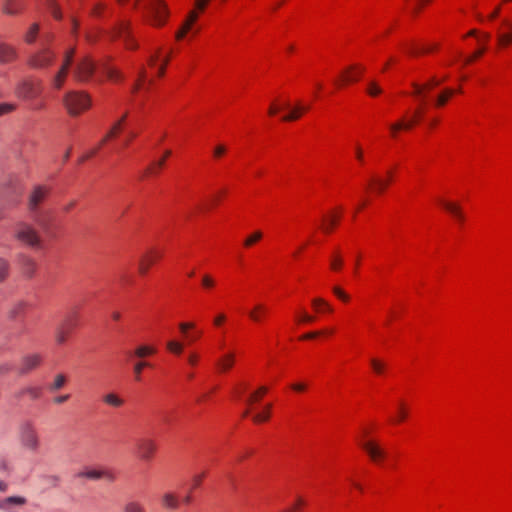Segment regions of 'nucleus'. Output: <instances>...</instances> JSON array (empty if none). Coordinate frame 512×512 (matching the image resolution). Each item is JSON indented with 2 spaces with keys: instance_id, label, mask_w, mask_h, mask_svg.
Returning <instances> with one entry per match:
<instances>
[{
  "instance_id": "0eeeda50",
  "label": "nucleus",
  "mask_w": 512,
  "mask_h": 512,
  "mask_svg": "<svg viewBox=\"0 0 512 512\" xmlns=\"http://www.w3.org/2000/svg\"><path fill=\"white\" fill-rule=\"evenodd\" d=\"M78 313L69 314L55 330V341L58 345H63L68 340L69 335L78 325Z\"/></svg>"
},
{
  "instance_id": "9d476101",
  "label": "nucleus",
  "mask_w": 512,
  "mask_h": 512,
  "mask_svg": "<svg viewBox=\"0 0 512 512\" xmlns=\"http://www.w3.org/2000/svg\"><path fill=\"white\" fill-rule=\"evenodd\" d=\"M48 193V187L43 185L35 186L28 199L29 211L32 213H36L40 207V204L45 200Z\"/></svg>"
},
{
  "instance_id": "052dcab7",
  "label": "nucleus",
  "mask_w": 512,
  "mask_h": 512,
  "mask_svg": "<svg viewBox=\"0 0 512 512\" xmlns=\"http://www.w3.org/2000/svg\"><path fill=\"white\" fill-rule=\"evenodd\" d=\"M226 152V147L224 145H217L214 149V156L216 158L221 157Z\"/></svg>"
},
{
  "instance_id": "20e7f679",
  "label": "nucleus",
  "mask_w": 512,
  "mask_h": 512,
  "mask_svg": "<svg viewBox=\"0 0 512 512\" xmlns=\"http://www.w3.org/2000/svg\"><path fill=\"white\" fill-rule=\"evenodd\" d=\"M147 22L154 27H161L166 23L168 9L162 0H146L143 5Z\"/></svg>"
},
{
  "instance_id": "aec40b11",
  "label": "nucleus",
  "mask_w": 512,
  "mask_h": 512,
  "mask_svg": "<svg viewBox=\"0 0 512 512\" xmlns=\"http://www.w3.org/2000/svg\"><path fill=\"white\" fill-rule=\"evenodd\" d=\"M17 57V52L12 46L0 43V64H6L14 61Z\"/></svg>"
},
{
  "instance_id": "f03ea898",
  "label": "nucleus",
  "mask_w": 512,
  "mask_h": 512,
  "mask_svg": "<svg viewBox=\"0 0 512 512\" xmlns=\"http://www.w3.org/2000/svg\"><path fill=\"white\" fill-rule=\"evenodd\" d=\"M14 238L33 249H40L42 247V238L39 232L29 223L20 221L14 227Z\"/></svg>"
},
{
  "instance_id": "ea45409f",
  "label": "nucleus",
  "mask_w": 512,
  "mask_h": 512,
  "mask_svg": "<svg viewBox=\"0 0 512 512\" xmlns=\"http://www.w3.org/2000/svg\"><path fill=\"white\" fill-rule=\"evenodd\" d=\"M23 266H24V273L28 277H31L34 274L35 269H36V264H35L34 260H32L31 258L25 257L24 261H23Z\"/></svg>"
},
{
  "instance_id": "4d7b16f0",
  "label": "nucleus",
  "mask_w": 512,
  "mask_h": 512,
  "mask_svg": "<svg viewBox=\"0 0 512 512\" xmlns=\"http://www.w3.org/2000/svg\"><path fill=\"white\" fill-rule=\"evenodd\" d=\"M49 9H50V12L53 15V17H55L56 19L61 18V14L58 9V6L56 5V3L53 0H50V2H49Z\"/></svg>"
},
{
  "instance_id": "f3484780",
  "label": "nucleus",
  "mask_w": 512,
  "mask_h": 512,
  "mask_svg": "<svg viewBox=\"0 0 512 512\" xmlns=\"http://www.w3.org/2000/svg\"><path fill=\"white\" fill-rule=\"evenodd\" d=\"M156 352L157 348L154 345L140 344L133 351L129 352V357L131 359L136 358L143 360L146 357L156 354Z\"/></svg>"
},
{
  "instance_id": "393cba45",
  "label": "nucleus",
  "mask_w": 512,
  "mask_h": 512,
  "mask_svg": "<svg viewBox=\"0 0 512 512\" xmlns=\"http://www.w3.org/2000/svg\"><path fill=\"white\" fill-rule=\"evenodd\" d=\"M267 313V307L263 304H256L248 313L250 319L254 322H260Z\"/></svg>"
},
{
  "instance_id": "864d4df0",
  "label": "nucleus",
  "mask_w": 512,
  "mask_h": 512,
  "mask_svg": "<svg viewBox=\"0 0 512 512\" xmlns=\"http://www.w3.org/2000/svg\"><path fill=\"white\" fill-rule=\"evenodd\" d=\"M372 182L375 184L376 190L379 193H382L387 188V186L389 184V180H383V179H379V178H374L372 180Z\"/></svg>"
},
{
  "instance_id": "49530a36",
  "label": "nucleus",
  "mask_w": 512,
  "mask_h": 512,
  "mask_svg": "<svg viewBox=\"0 0 512 512\" xmlns=\"http://www.w3.org/2000/svg\"><path fill=\"white\" fill-rule=\"evenodd\" d=\"M267 392V388L265 386L260 387L257 391L250 394V396L247 399V403L249 405L253 404L254 402L258 401L261 396H263Z\"/></svg>"
},
{
  "instance_id": "09e8293b",
  "label": "nucleus",
  "mask_w": 512,
  "mask_h": 512,
  "mask_svg": "<svg viewBox=\"0 0 512 512\" xmlns=\"http://www.w3.org/2000/svg\"><path fill=\"white\" fill-rule=\"evenodd\" d=\"M262 238L261 231H255L250 236H248L244 241V246L250 247L258 242Z\"/></svg>"
},
{
  "instance_id": "2eb2a0df",
  "label": "nucleus",
  "mask_w": 512,
  "mask_h": 512,
  "mask_svg": "<svg viewBox=\"0 0 512 512\" xmlns=\"http://www.w3.org/2000/svg\"><path fill=\"white\" fill-rule=\"evenodd\" d=\"M114 34L115 36L123 39L126 43V47L129 49H135L136 44H134L130 40V22L128 21H121L117 24V26L114 28Z\"/></svg>"
},
{
  "instance_id": "13d9d810",
  "label": "nucleus",
  "mask_w": 512,
  "mask_h": 512,
  "mask_svg": "<svg viewBox=\"0 0 512 512\" xmlns=\"http://www.w3.org/2000/svg\"><path fill=\"white\" fill-rule=\"evenodd\" d=\"M15 106L12 104H0V115L6 114L14 110Z\"/></svg>"
},
{
  "instance_id": "6e6552de",
  "label": "nucleus",
  "mask_w": 512,
  "mask_h": 512,
  "mask_svg": "<svg viewBox=\"0 0 512 512\" xmlns=\"http://www.w3.org/2000/svg\"><path fill=\"white\" fill-rule=\"evenodd\" d=\"M54 60L55 53L49 48H42L30 56L28 63L33 68L45 69L51 66Z\"/></svg>"
},
{
  "instance_id": "cd10ccee",
  "label": "nucleus",
  "mask_w": 512,
  "mask_h": 512,
  "mask_svg": "<svg viewBox=\"0 0 512 512\" xmlns=\"http://www.w3.org/2000/svg\"><path fill=\"white\" fill-rule=\"evenodd\" d=\"M22 6L16 0H6L3 4V12L8 15H15L21 10Z\"/></svg>"
},
{
  "instance_id": "4be33fe9",
  "label": "nucleus",
  "mask_w": 512,
  "mask_h": 512,
  "mask_svg": "<svg viewBox=\"0 0 512 512\" xmlns=\"http://www.w3.org/2000/svg\"><path fill=\"white\" fill-rule=\"evenodd\" d=\"M100 68L107 78L112 81H121L124 78L123 74L118 69L109 65L107 62L101 63Z\"/></svg>"
},
{
  "instance_id": "6e6d98bb",
  "label": "nucleus",
  "mask_w": 512,
  "mask_h": 512,
  "mask_svg": "<svg viewBox=\"0 0 512 512\" xmlns=\"http://www.w3.org/2000/svg\"><path fill=\"white\" fill-rule=\"evenodd\" d=\"M333 293L344 302H347L349 300L348 294L344 292L340 287H333Z\"/></svg>"
},
{
  "instance_id": "338daca9",
  "label": "nucleus",
  "mask_w": 512,
  "mask_h": 512,
  "mask_svg": "<svg viewBox=\"0 0 512 512\" xmlns=\"http://www.w3.org/2000/svg\"><path fill=\"white\" fill-rule=\"evenodd\" d=\"M70 398V395L69 394H65V395H60V396H57L53 399V402L55 404H62L64 402H66L68 399Z\"/></svg>"
},
{
  "instance_id": "9b49d317",
  "label": "nucleus",
  "mask_w": 512,
  "mask_h": 512,
  "mask_svg": "<svg viewBox=\"0 0 512 512\" xmlns=\"http://www.w3.org/2000/svg\"><path fill=\"white\" fill-rule=\"evenodd\" d=\"M447 77L445 76L443 79H437L436 77H432L427 83L425 84H417L413 83V95L420 99L422 103L425 102L426 99V91L430 90L431 88L440 85L444 80H446Z\"/></svg>"
},
{
  "instance_id": "680f3d73",
  "label": "nucleus",
  "mask_w": 512,
  "mask_h": 512,
  "mask_svg": "<svg viewBox=\"0 0 512 512\" xmlns=\"http://www.w3.org/2000/svg\"><path fill=\"white\" fill-rule=\"evenodd\" d=\"M485 49L484 48H481L479 50H477L472 56L468 57L466 60H465V63L466 64H469L471 63L472 61H474L477 57L481 56L483 53H484Z\"/></svg>"
},
{
  "instance_id": "4c0bfd02",
  "label": "nucleus",
  "mask_w": 512,
  "mask_h": 512,
  "mask_svg": "<svg viewBox=\"0 0 512 512\" xmlns=\"http://www.w3.org/2000/svg\"><path fill=\"white\" fill-rule=\"evenodd\" d=\"M66 377L63 374H57L54 378V382L50 385V391H58L62 389L66 383Z\"/></svg>"
},
{
  "instance_id": "bb28decb",
  "label": "nucleus",
  "mask_w": 512,
  "mask_h": 512,
  "mask_svg": "<svg viewBox=\"0 0 512 512\" xmlns=\"http://www.w3.org/2000/svg\"><path fill=\"white\" fill-rule=\"evenodd\" d=\"M162 505L166 509H170V510L177 509L178 506H179V502H178L177 496L174 495L173 493H170V492L163 494V496H162Z\"/></svg>"
},
{
  "instance_id": "a878e982",
  "label": "nucleus",
  "mask_w": 512,
  "mask_h": 512,
  "mask_svg": "<svg viewBox=\"0 0 512 512\" xmlns=\"http://www.w3.org/2000/svg\"><path fill=\"white\" fill-rule=\"evenodd\" d=\"M308 109L309 106H302L300 103H298L295 107L292 108L289 114L282 117V120L287 122L297 120L301 116V114L307 111Z\"/></svg>"
},
{
  "instance_id": "c85d7f7f",
  "label": "nucleus",
  "mask_w": 512,
  "mask_h": 512,
  "mask_svg": "<svg viewBox=\"0 0 512 512\" xmlns=\"http://www.w3.org/2000/svg\"><path fill=\"white\" fill-rule=\"evenodd\" d=\"M441 203H442L443 207L447 211H449L451 214H453L459 221H463L464 216L461 211V208L458 205L451 203V202H445V201H442Z\"/></svg>"
},
{
  "instance_id": "3c124183",
  "label": "nucleus",
  "mask_w": 512,
  "mask_h": 512,
  "mask_svg": "<svg viewBox=\"0 0 512 512\" xmlns=\"http://www.w3.org/2000/svg\"><path fill=\"white\" fill-rule=\"evenodd\" d=\"M146 78V71L144 68H141L138 72V79L136 81V83L134 84L133 88H132V91L135 93L137 92L140 87H141V84L142 82L145 80Z\"/></svg>"
},
{
  "instance_id": "72a5a7b5",
  "label": "nucleus",
  "mask_w": 512,
  "mask_h": 512,
  "mask_svg": "<svg viewBox=\"0 0 512 512\" xmlns=\"http://www.w3.org/2000/svg\"><path fill=\"white\" fill-rule=\"evenodd\" d=\"M312 305L315 308L316 311H326V312H332V307L322 298H314L312 300Z\"/></svg>"
},
{
  "instance_id": "7c9ffc66",
  "label": "nucleus",
  "mask_w": 512,
  "mask_h": 512,
  "mask_svg": "<svg viewBox=\"0 0 512 512\" xmlns=\"http://www.w3.org/2000/svg\"><path fill=\"white\" fill-rule=\"evenodd\" d=\"M146 367H150V364L147 361L144 360H138L134 362L133 364V374L136 381L141 380V375L143 372V369Z\"/></svg>"
},
{
  "instance_id": "37998d69",
  "label": "nucleus",
  "mask_w": 512,
  "mask_h": 512,
  "mask_svg": "<svg viewBox=\"0 0 512 512\" xmlns=\"http://www.w3.org/2000/svg\"><path fill=\"white\" fill-rule=\"evenodd\" d=\"M500 46L506 47L512 43V32H502L497 36Z\"/></svg>"
},
{
  "instance_id": "c756f323",
  "label": "nucleus",
  "mask_w": 512,
  "mask_h": 512,
  "mask_svg": "<svg viewBox=\"0 0 512 512\" xmlns=\"http://www.w3.org/2000/svg\"><path fill=\"white\" fill-rule=\"evenodd\" d=\"M123 512H146V509L139 501L131 500L125 503Z\"/></svg>"
},
{
  "instance_id": "e2e57ef3",
  "label": "nucleus",
  "mask_w": 512,
  "mask_h": 512,
  "mask_svg": "<svg viewBox=\"0 0 512 512\" xmlns=\"http://www.w3.org/2000/svg\"><path fill=\"white\" fill-rule=\"evenodd\" d=\"M315 320V318L307 313H303L299 319V322L302 323H312Z\"/></svg>"
},
{
  "instance_id": "c9c22d12",
  "label": "nucleus",
  "mask_w": 512,
  "mask_h": 512,
  "mask_svg": "<svg viewBox=\"0 0 512 512\" xmlns=\"http://www.w3.org/2000/svg\"><path fill=\"white\" fill-rule=\"evenodd\" d=\"M23 394H28L31 397V399L37 400L41 397L42 390L40 387L29 386L19 392V396Z\"/></svg>"
},
{
  "instance_id": "603ef678",
  "label": "nucleus",
  "mask_w": 512,
  "mask_h": 512,
  "mask_svg": "<svg viewBox=\"0 0 512 512\" xmlns=\"http://www.w3.org/2000/svg\"><path fill=\"white\" fill-rule=\"evenodd\" d=\"M343 265V259L339 255H334L330 261V267L332 270L338 271Z\"/></svg>"
},
{
  "instance_id": "7ed1b4c3",
  "label": "nucleus",
  "mask_w": 512,
  "mask_h": 512,
  "mask_svg": "<svg viewBox=\"0 0 512 512\" xmlns=\"http://www.w3.org/2000/svg\"><path fill=\"white\" fill-rule=\"evenodd\" d=\"M63 103L71 116H78L90 107L91 98L84 91H69L64 95Z\"/></svg>"
},
{
  "instance_id": "412c9836",
  "label": "nucleus",
  "mask_w": 512,
  "mask_h": 512,
  "mask_svg": "<svg viewBox=\"0 0 512 512\" xmlns=\"http://www.w3.org/2000/svg\"><path fill=\"white\" fill-rule=\"evenodd\" d=\"M235 363V353L228 352L222 355L217 361V367L221 372H226L230 370Z\"/></svg>"
},
{
  "instance_id": "f8f14e48",
  "label": "nucleus",
  "mask_w": 512,
  "mask_h": 512,
  "mask_svg": "<svg viewBox=\"0 0 512 512\" xmlns=\"http://www.w3.org/2000/svg\"><path fill=\"white\" fill-rule=\"evenodd\" d=\"M127 117V114H124L117 122L114 123V125L111 127V129L109 130V132L106 134V136L102 139V141L93 149H91L87 155L84 157V159H88L92 156H94L98 150L100 149V147L110 138L114 137L117 135L118 132L121 131V128H122V123L125 121Z\"/></svg>"
},
{
  "instance_id": "5701e85b",
  "label": "nucleus",
  "mask_w": 512,
  "mask_h": 512,
  "mask_svg": "<svg viewBox=\"0 0 512 512\" xmlns=\"http://www.w3.org/2000/svg\"><path fill=\"white\" fill-rule=\"evenodd\" d=\"M414 126V121H406L405 118L392 123L390 125V131L393 137H396L397 133L401 130H410Z\"/></svg>"
},
{
  "instance_id": "4468645a",
  "label": "nucleus",
  "mask_w": 512,
  "mask_h": 512,
  "mask_svg": "<svg viewBox=\"0 0 512 512\" xmlns=\"http://www.w3.org/2000/svg\"><path fill=\"white\" fill-rule=\"evenodd\" d=\"M27 499L23 496H9L0 498V511L13 512L15 507L26 505Z\"/></svg>"
},
{
  "instance_id": "ddd939ff",
  "label": "nucleus",
  "mask_w": 512,
  "mask_h": 512,
  "mask_svg": "<svg viewBox=\"0 0 512 512\" xmlns=\"http://www.w3.org/2000/svg\"><path fill=\"white\" fill-rule=\"evenodd\" d=\"M361 446L374 462H378L386 457V451L374 441L364 442Z\"/></svg>"
},
{
  "instance_id": "2f4dec72",
  "label": "nucleus",
  "mask_w": 512,
  "mask_h": 512,
  "mask_svg": "<svg viewBox=\"0 0 512 512\" xmlns=\"http://www.w3.org/2000/svg\"><path fill=\"white\" fill-rule=\"evenodd\" d=\"M455 93V90L451 89V88H446L444 89L437 97L436 99V106L438 107H442L444 106L448 99L453 96V94Z\"/></svg>"
},
{
  "instance_id": "79ce46f5",
  "label": "nucleus",
  "mask_w": 512,
  "mask_h": 512,
  "mask_svg": "<svg viewBox=\"0 0 512 512\" xmlns=\"http://www.w3.org/2000/svg\"><path fill=\"white\" fill-rule=\"evenodd\" d=\"M270 409H271V405H266L265 406V409L262 413H257L255 415H253L252 419L255 423H261V422H265L269 419V412H270Z\"/></svg>"
},
{
  "instance_id": "0e129e2a",
  "label": "nucleus",
  "mask_w": 512,
  "mask_h": 512,
  "mask_svg": "<svg viewBox=\"0 0 512 512\" xmlns=\"http://www.w3.org/2000/svg\"><path fill=\"white\" fill-rule=\"evenodd\" d=\"M406 416H407V413H406L403 405H400L396 421L401 422L406 418Z\"/></svg>"
},
{
  "instance_id": "c03bdc74",
  "label": "nucleus",
  "mask_w": 512,
  "mask_h": 512,
  "mask_svg": "<svg viewBox=\"0 0 512 512\" xmlns=\"http://www.w3.org/2000/svg\"><path fill=\"white\" fill-rule=\"evenodd\" d=\"M166 346L171 353H174L176 355H180L184 347L182 343L175 340L168 341Z\"/></svg>"
},
{
  "instance_id": "f704fd0d",
  "label": "nucleus",
  "mask_w": 512,
  "mask_h": 512,
  "mask_svg": "<svg viewBox=\"0 0 512 512\" xmlns=\"http://www.w3.org/2000/svg\"><path fill=\"white\" fill-rule=\"evenodd\" d=\"M339 220V216L331 215L329 217H324L322 229L324 232L329 233L333 229V227L337 224Z\"/></svg>"
},
{
  "instance_id": "b1692460",
  "label": "nucleus",
  "mask_w": 512,
  "mask_h": 512,
  "mask_svg": "<svg viewBox=\"0 0 512 512\" xmlns=\"http://www.w3.org/2000/svg\"><path fill=\"white\" fill-rule=\"evenodd\" d=\"M102 400L106 405L113 408H120L124 405V399L113 392L105 394Z\"/></svg>"
},
{
  "instance_id": "69168bd1",
  "label": "nucleus",
  "mask_w": 512,
  "mask_h": 512,
  "mask_svg": "<svg viewBox=\"0 0 512 512\" xmlns=\"http://www.w3.org/2000/svg\"><path fill=\"white\" fill-rule=\"evenodd\" d=\"M199 356L196 353H190L188 355L187 361L191 366H195L198 362Z\"/></svg>"
},
{
  "instance_id": "f257e3e1",
  "label": "nucleus",
  "mask_w": 512,
  "mask_h": 512,
  "mask_svg": "<svg viewBox=\"0 0 512 512\" xmlns=\"http://www.w3.org/2000/svg\"><path fill=\"white\" fill-rule=\"evenodd\" d=\"M17 436L21 447L31 453H36L40 446V437L32 420L26 419L19 423Z\"/></svg>"
},
{
  "instance_id": "bf43d9fd",
  "label": "nucleus",
  "mask_w": 512,
  "mask_h": 512,
  "mask_svg": "<svg viewBox=\"0 0 512 512\" xmlns=\"http://www.w3.org/2000/svg\"><path fill=\"white\" fill-rule=\"evenodd\" d=\"M321 334H322L321 331H313V332H309V333L302 335L301 339L302 340H310V339H314V338L318 337Z\"/></svg>"
},
{
  "instance_id": "6ab92c4d",
  "label": "nucleus",
  "mask_w": 512,
  "mask_h": 512,
  "mask_svg": "<svg viewBox=\"0 0 512 512\" xmlns=\"http://www.w3.org/2000/svg\"><path fill=\"white\" fill-rule=\"evenodd\" d=\"M160 257H161L160 252H158L156 250L150 251L147 255L143 256V258L141 259V261L139 263V272L141 274H146L149 267L154 263V261H156Z\"/></svg>"
},
{
  "instance_id": "774afa93",
  "label": "nucleus",
  "mask_w": 512,
  "mask_h": 512,
  "mask_svg": "<svg viewBox=\"0 0 512 512\" xmlns=\"http://www.w3.org/2000/svg\"><path fill=\"white\" fill-rule=\"evenodd\" d=\"M226 320V316L224 314H218L214 320L213 323L215 326H220L223 324V322Z\"/></svg>"
},
{
  "instance_id": "dca6fc26",
  "label": "nucleus",
  "mask_w": 512,
  "mask_h": 512,
  "mask_svg": "<svg viewBox=\"0 0 512 512\" xmlns=\"http://www.w3.org/2000/svg\"><path fill=\"white\" fill-rule=\"evenodd\" d=\"M15 93L19 98L30 99L36 97L38 91L32 82L25 80L17 85Z\"/></svg>"
},
{
  "instance_id": "39448f33",
  "label": "nucleus",
  "mask_w": 512,
  "mask_h": 512,
  "mask_svg": "<svg viewBox=\"0 0 512 512\" xmlns=\"http://www.w3.org/2000/svg\"><path fill=\"white\" fill-rule=\"evenodd\" d=\"M96 70L95 62L89 56L79 58L73 68V77L78 82H88Z\"/></svg>"
},
{
  "instance_id": "473e14b6",
  "label": "nucleus",
  "mask_w": 512,
  "mask_h": 512,
  "mask_svg": "<svg viewBox=\"0 0 512 512\" xmlns=\"http://www.w3.org/2000/svg\"><path fill=\"white\" fill-rule=\"evenodd\" d=\"M366 92L371 97H377L382 94L383 89L375 80H371L367 83Z\"/></svg>"
},
{
  "instance_id": "a19ab883",
  "label": "nucleus",
  "mask_w": 512,
  "mask_h": 512,
  "mask_svg": "<svg viewBox=\"0 0 512 512\" xmlns=\"http://www.w3.org/2000/svg\"><path fill=\"white\" fill-rule=\"evenodd\" d=\"M39 32V25L37 23H34L31 25L27 33L25 34V41L27 43H33L38 35Z\"/></svg>"
},
{
  "instance_id": "e433bc0d",
  "label": "nucleus",
  "mask_w": 512,
  "mask_h": 512,
  "mask_svg": "<svg viewBox=\"0 0 512 512\" xmlns=\"http://www.w3.org/2000/svg\"><path fill=\"white\" fill-rule=\"evenodd\" d=\"M9 271V262L5 258L0 257V283L4 282L8 278Z\"/></svg>"
},
{
  "instance_id": "1a4fd4ad",
  "label": "nucleus",
  "mask_w": 512,
  "mask_h": 512,
  "mask_svg": "<svg viewBox=\"0 0 512 512\" xmlns=\"http://www.w3.org/2000/svg\"><path fill=\"white\" fill-rule=\"evenodd\" d=\"M136 448L139 458L148 461L154 456L157 444L151 438H141L137 440Z\"/></svg>"
},
{
  "instance_id": "8fccbe9b",
  "label": "nucleus",
  "mask_w": 512,
  "mask_h": 512,
  "mask_svg": "<svg viewBox=\"0 0 512 512\" xmlns=\"http://www.w3.org/2000/svg\"><path fill=\"white\" fill-rule=\"evenodd\" d=\"M216 284V281L215 279L209 275V274H204L201 278V285L203 286V288L205 289H211L215 286Z\"/></svg>"
},
{
  "instance_id": "58836bf2",
  "label": "nucleus",
  "mask_w": 512,
  "mask_h": 512,
  "mask_svg": "<svg viewBox=\"0 0 512 512\" xmlns=\"http://www.w3.org/2000/svg\"><path fill=\"white\" fill-rule=\"evenodd\" d=\"M170 154H171L170 150L165 151L164 157L162 159H160L158 162H156V163L152 164L151 166L147 167L146 170H145V174L156 173V168L160 169L164 165L165 159L168 156H170Z\"/></svg>"
},
{
  "instance_id": "423d86ee",
  "label": "nucleus",
  "mask_w": 512,
  "mask_h": 512,
  "mask_svg": "<svg viewBox=\"0 0 512 512\" xmlns=\"http://www.w3.org/2000/svg\"><path fill=\"white\" fill-rule=\"evenodd\" d=\"M74 55H75V48H69L65 51V53L63 55L61 66L58 69V71L54 74V76L52 77V86L55 89L59 90L63 87V85L67 79L69 69L73 63Z\"/></svg>"
},
{
  "instance_id": "a211bd4d",
  "label": "nucleus",
  "mask_w": 512,
  "mask_h": 512,
  "mask_svg": "<svg viewBox=\"0 0 512 512\" xmlns=\"http://www.w3.org/2000/svg\"><path fill=\"white\" fill-rule=\"evenodd\" d=\"M42 358L39 354H30L22 358V366L19 373L24 375L40 365Z\"/></svg>"
},
{
  "instance_id": "a18cd8bd",
  "label": "nucleus",
  "mask_w": 512,
  "mask_h": 512,
  "mask_svg": "<svg viewBox=\"0 0 512 512\" xmlns=\"http://www.w3.org/2000/svg\"><path fill=\"white\" fill-rule=\"evenodd\" d=\"M371 367L376 374H382L385 371L386 365L379 359L372 358L370 360Z\"/></svg>"
},
{
  "instance_id": "de8ad7c7",
  "label": "nucleus",
  "mask_w": 512,
  "mask_h": 512,
  "mask_svg": "<svg viewBox=\"0 0 512 512\" xmlns=\"http://www.w3.org/2000/svg\"><path fill=\"white\" fill-rule=\"evenodd\" d=\"M82 477H86L92 480H99L105 476V473L100 470H88L80 474Z\"/></svg>"
},
{
  "instance_id": "5fc2aeb1",
  "label": "nucleus",
  "mask_w": 512,
  "mask_h": 512,
  "mask_svg": "<svg viewBox=\"0 0 512 512\" xmlns=\"http://www.w3.org/2000/svg\"><path fill=\"white\" fill-rule=\"evenodd\" d=\"M364 71V68H359V73H356V74H352V75H343L342 76V81L345 82V83H349V82H354V81H357L360 74Z\"/></svg>"
}]
</instances>
